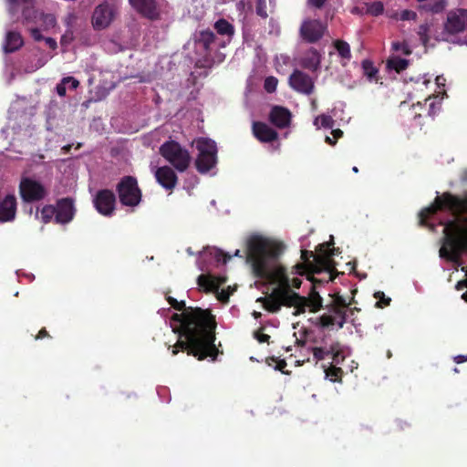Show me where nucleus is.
Returning <instances> with one entry per match:
<instances>
[{
    "label": "nucleus",
    "mask_w": 467,
    "mask_h": 467,
    "mask_svg": "<svg viewBox=\"0 0 467 467\" xmlns=\"http://www.w3.org/2000/svg\"><path fill=\"white\" fill-rule=\"evenodd\" d=\"M417 13L412 10H402L400 14V19L402 21H409V20H416L417 19Z\"/></svg>",
    "instance_id": "obj_45"
},
{
    "label": "nucleus",
    "mask_w": 467,
    "mask_h": 467,
    "mask_svg": "<svg viewBox=\"0 0 467 467\" xmlns=\"http://www.w3.org/2000/svg\"><path fill=\"white\" fill-rule=\"evenodd\" d=\"M334 47L337 49L338 55L341 58L346 59L348 61L351 58V50L350 46L344 40H336L334 42Z\"/></svg>",
    "instance_id": "obj_33"
},
{
    "label": "nucleus",
    "mask_w": 467,
    "mask_h": 467,
    "mask_svg": "<svg viewBox=\"0 0 467 467\" xmlns=\"http://www.w3.org/2000/svg\"><path fill=\"white\" fill-rule=\"evenodd\" d=\"M331 296L333 297L332 304L343 307L345 309L349 306V303H347L346 299L338 293H335L331 295Z\"/></svg>",
    "instance_id": "obj_43"
},
{
    "label": "nucleus",
    "mask_w": 467,
    "mask_h": 467,
    "mask_svg": "<svg viewBox=\"0 0 467 467\" xmlns=\"http://www.w3.org/2000/svg\"><path fill=\"white\" fill-rule=\"evenodd\" d=\"M345 323H346V316L340 317V320L337 322L338 327L342 328L344 327Z\"/></svg>",
    "instance_id": "obj_63"
},
{
    "label": "nucleus",
    "mask_w": 467,
    "mask_h": 467,
    "mask_svg": "<svg viewBox=\"0 0 467 467\" xmlns=\"http://www.w3.org/2000/svg\"><path fill=\"white\" fill-rule=\"evenodd\" d=\"M291 111L282 106H274L269 112V121L278 129L288 128L291 124Z\"/></svg>",
    "instance_id": "obj_18"
},
{
    "label": "nucleus",
    "mask_w": 467,
    "mask_h": 467,
    "mask_svg": "<svg viewBox=\"0 0 467 467\" xmlns=\"http://www.w3.org/2000/svg\"><path fill=\"white\" fill-rule=\"evenodd\" d=\"M429 30H430V26L428 24H421L419 26L418 35H419L420 39L423 45H426L430 40Z\"/></svg>",
    "instance_id": "obj_37"
},
{
    "label": "nucleus",
    "mask_w": 467,
    "mask_h": 467,
    "mask_svg": "<svg viewBox=\"0 0 467 467\" xmlns=\"http://www.w3.org/2000/svg\"><path fill=\"white\" fill-rule=\"evenodd\" d=\"M326 1L327 0H308V3L317 8H321Z\"/></svg>",
    "instance_id": "obj_55"
},
{
    "label": "nucleus",
    "mask_w": 467,
    "mask_h": 467,
    "mask_svg": "<svg viewBox=\"0 0 467 467\" xmlns=\"http://www.w3.org/2000/svg\"><path fill=\"white\" fill-rule=\"evenodd\" d=\"M325 368L326 378L332 382H341L343 369L336 365L330 364L328 367L323 366Z\"/></svg>",
    "instance_id": "obj_30"
},
{
    "label": "nucleus",
    "mask_w": 467,
    "mask_h": 467,
    "mask_svg": "<svg viewBox=\"0 0 467 467\" xmlns=\"http://www.w3.org/2000/svg\"><path fill=\"white\" fill-rule=\"evenodd\" d=\"M214 29L221 36L232 37L234 34V26L224 18H221L214 23Z\"/></svg>",
    "instance_id": "obj_27"
},
{
    "label": "nucleus",
    "mask_w": 467,
    "mask_h": 467,
    "mask_svg": "<svg viewBox=\"0 0 467 467\" xmlns=\"http://www.w3.org/2000/svg\"><path fill=\"white\" fill-rule=\"evenodd\" d=\"M307 279L311 282V289L308 296H304V309L309 308L310 312L317 313L323 308V298L317 291V286L320 285L323 281L314 277V275H307Z\"/></svg>",
    "instance_id": "obj_16"
},
{
    "label": "nucleus",
    "mask_w": 467,
    "mask_h": 467,
    "mask_svg": "<svg viewBox=\"0 0 467 467\" xmlns=\"http://www.w3.org/2000/svg\"><path fill=\"white\" fill-rule=\"evenodd\" d=\"M66 85H67V83H64V78H63L62 81L60 83H58L56 87L57 93L60 97H64L66 95V92H67Z\"/></svg>",
    "instance_id": "obj_50"
},
{
    "label": "nucleus",
    "mask_w": 467,
    "mask_h": 467,
    "mask_svg": "<svg viewBox=\"0 0 467 467\" xmlns=\"http://www.w3.org/2000/svg\"><path fill=\"white\" fill-rule=\"evenodd\" d=\"M19 192L21 198L26 202L41 201L47 194V191L45 186L41 182L31 178H24L21 180Z\"/></svg>",
    "instance_id": "obj_7"
},
{
    "label": "nucleus",
    "mask_w": 467,
    "mask_h": 467,
    "mask_svg": "<svg viewBox=\"0 0 467 467\" xmlns=\"http://www.w3.org/2000/svg\"><path fill=\"white\" fill-rule=\"evenodd\" d=\"M277 78L275 77H267L265 79L264 88L268 93H273L275 91L277 87Z\"/></svg>",
    "instance_id": "obj_39"
},
{
    "label": "nucleus",
    "mask_w": 467,
    "mask_h": 467,
    "mask_svg": "<svg viewBox=\"0 0 467 467\" xmlns=\"http://www.w3.org/2000/svg\"><path fill=\"white\" fill-rule=\"evenodd\" d=\"M56 207V223L66 224L71 222L76 213L72 198L66 197L57 200Z\"/></svg>",
    "instance_id": "obj_15"
},
{
    "label": "nucleus",
    "mask_w": 467,
    "mask_h": 467,
    "mask_svg": "<svg viewBox=\"0 0 467 467\" xmlns=\"http://www.w3.org/2000/svg\"><path fill=\"white\" fill-rule=\"evenodd\" d=\"M392 48L394 50H396V51H402L403 54H405L407 56L411 54V50H410L409 45L407 43H405V42H402V43H400V42H394L392 44Z\"/></svg>",
    "instance_id": "obj_44"
},
{
    "label": "nucleus",
    "mask_w": 467,
    "mask_h": 467,
    "mask_svg": "<svg viewBox=\"0 0 467 467\" xmlns=\"http://www.w3.org/2000/svg\"><path fill=\"white\" fill-rule=\"evenodd\" d=\"M258 301L262 302L265 310L270 313H277L281 309L280 299L275 294V288L273 289L272 293L266 297H260Z\"/></svg>",
    "instance_id": "obj_26"
},
{
    "label": "nucleus",
    "mask_w": 467,
    "mask_h": 467,
    "mask_svg": "<svg viewBox=\"0 0 467 467\" xmlns=\"http://www.w3.org/2000/svg\"><path fill=\"white\" fill-rule=\"evenodd\" d=\"M254 336L260 343H268L270 339V336L264 334L261 330L255 331Z\"/></svg>",
    "instance_id": "obj_47"
},
{
    "label": "nucleus",
    "mask_w": 467,
    "mask_h": 467,
    "mask_svg": "<svg viewBox=\"0 0 467 467\" xmlns=\"http://www.w3.org/2000/svg\"><path fill=\"white\" fill-rule=\"evenodd\" d=\"M157 182L166 191L172 192L178 183V176L170 166L159 167L154 173Z\"/></svg>",
    "instance_id": "obj_17"
},
{
    "label": "nucleus",
    "mask_w": 467,
    "mask_h": 467,
    "mask_svg": "<svg viewBox=\"0 0 467 467\" xmlns=\"http://www.w3.org/2000/svg\"><path fill=\"white\" fill-rule=\"evenodd\" d=\"M325 140L327 143H328L329 145H332V146L337 143V140H334V137L330 138L329 136H327Z\"/></svg>",
    "instance_id": "obj_62"
},
{
    "label": "nucleus",
    "mask_w": 467,
    "mask_h": 467,
    "mask_svg": "<svg viewBox=\"0 0 467 467\" xmlns=\"http://www.w3.org/2000/svg\"><path fill=\"white\" fill-rule=\"evenodd\" d=\"M288 83L294 90L306 95L312 94L315 88L313 78L299 69H295L292 72Z\"/></svg>",
    "instance_id": "obj_13"
},
{
    "label": "nucleus",
    "mask_w": 467,
    "mask_h": 467,
    "mask_svg": "<svg viewBox=\"0 0 467 467\" xmlns=\"http://www.w3.org/2000/svg\"><path fill=\"white\" fill-rule=\"evenodd\" d=\"M286 367V362L285 360L284 359H281L277 362L276 366H275V368L282 371L283 373H285L284 371V368Z\"/></svg>",
    "instance_id": "obj_58"
},
{
    "label": "nucleus",
    "mask_w": 467,
    "mask_h": 467,
    "mask_svg": "<svg viewBox=\"0 0 467 467\" xmlns=\"http://www.w3.org/2000/svg\"><path fill=\"white\" fill-rule=\"evenodd\" d=\"M467 30V9L456 8L447 14L444 22V31L450 35H456Z\"/></svg>",
    "instance_id": "obj_10"
},
{
    "label": "nucleus",
    "mask_w": 467,
    "mask_h": 467,
    "mask_svg": "<svg viewBox=\"0 0 467 467\" xmlns=\"http://www.w3.org/2000/svg\"><path fill=\"white\" fill-rule=\"evenodd\" d=\"M330 355L336 366L344 362L346 356L339 341H335L330 345Z\"/></svg>",
    "instance_id": "obj_29"
},
{
    "label": "nucleus",
    "mask_w": 467,
    "mask_h": 467,
    "mask_svg": "<svg viewBox=\"0 0 467 467\" xmlns=\"http://www.w3.org/2000/svg\"><path fill=\"white\" fill-rule=\"evenodd\" d=\"M321 64V55L314 47H311L306 55L301 58L300 65L305 69L317 72Z\"/></svg>",
    "instance_id": "obj_22"
},
{
    "label": "nucleus",
    "mask_w": 467,
    "mask_h": 467,
    "mask_svg": "<svg viewBox=\"0 0 467 467\" xmlns=\"http://www.w3.org/2000/svg\"><path fill=\"white\" fill-rule=\"evenodd\" d=\"M456 290L461 291L464 288H467V279L458 281L455 285Z\"/></svg>",
    "instance_id": "obj_56"
},
{
    "label": "nucleus",
    "mask_w": 467,
    "mask_h": 467,
    "mask_svg": "<svg viewBox=\"0 0 467 467\" xmlns=\"http://www.w3.org/2000/svg\"><path fill=\"white\" fill-rule=\"evenodd\" d=\"M334 122L335 121L332 119V117L329 115H326V114H321V115L317 116L314 120V124L317 128L323 127L326 129H332L334 126Z\"/></svg>",
    "instance_id": "obj_34"
},
{
    "label": "nucleus",
    "mask_w": 467,
    "mask_h": 467,
    "mask_svg": "<svg viewBox=\"0 0 467 467\" xmlns=\"http://www.w3.org/2000/svg\"><path fill=\"white\" fill-rule=\"evenodd\" d=\"M302 281L298 277L293 278L290 286L292 285L294 288H299L301 286Z\"/></svg>",
    "instance_id": "obj_57"
},
{
    "label": "nucleus",
    "mask_w": 467,
    "mask_h": 467,
    "mask_svg": "<svg viewBox=\"0 0 467 467\" xmlns=\"http://www.w3.org/2000/svg\"><path fill=\"white\" fill-rule=\"evenodd\" d=\"M445 6H446L445 0H434V1H431L429 3H425V4L421 5L420 7L422 10L431 12L432 14H439L443 11Z\"/></svg>",
    "instance_id": "obj_32"
},
{
    "label": "nucleus",
    "mask_w": 467,
    "mask_h": 467,
    "mask_svg": "<svg viewBox=\"0 0 467 467\" xmlns=\"http://www.w3.org/2000/svg\"><path fill=\"white\" fill-rule=\"evenodd\" d=\"M72 39H73V32L67 31L65 35L62 36L61 44L62 45L67 44V43L70 42Z\"/></svg>",
    "instance_id": "obj_52"
},
{
    "label": "nucleus",
    "mask_w": 467,
    "mask_h": 467,
    "mask_svg": "<svg viewBox=\"0 0 467 467\" xmlns=\"http://www.w3.org/2000/svg\"><path fill=\"white\" fill-rule=\"evenodd\" d=\"M256 14L263 18L267 17V12L265 10V6H263V0H259L257 3Z\"/></svg>",
    "instance_id": "obj_48"
},
{
    "label": "nucleus",
    "mask_w": 467,
    "mask_h": 467,
    "mask_svg": "<svg viewBox=\"0 0 467 467\" xmlns=\"http://www.w3.org/2000/svg\"><path fill=\"white\" fill-rule=\"evenodd\" d=\"M213 256L217 262H222L223 264H226L232 258L229 254L220 249L214 250Z\"/></svg>",
    "instance_id": "obj_42"
},
{
    "label": "nucleus",
    "mask_w": 467,
    "mask_h": 467,
    "mask_svg": "<svg viewBox=\"0 0 467 467\" xmlns=\"http://www.w3.org/2000/svg\"><path fill=\"white\" fill-rule=\"evenodd\" d=\"M196 148L199 151L195 161L196 170L200 173H206L217 163L216 143L210 139L201 138L196 142Z\"/></svg>",
    "instance_id": "obj_6"
},
{
    "label": "nucleus",
    "mask_w": 467,
    "mask_h": 467,
    "mask_svg": "<svg viewBox=\"0 0 467 467\" xmlns=\"http://www.w3.org/2000/svg\"><path fill=\"white\" fill-rule=\"evenodd\" d=\"M336 318L333 316L324 314L318 317V325L322 327H328L335 325Z\"/></svg>",
    "instance_id": "obj_40"
},
{
    "label": "nucleus",
    "mask_w": 467,
    "mask_h": 467,
    "mask_svg": "<svg viewBox=\"0 0 467 467\" xmlns=\"http://www.w3.org/2000/svg\"><path fill=\"white\" fill-rule=\"evenodd\" d=\"M16 213V199L8 194L0 202V223L13 221Z\"/></svg>",
    "instance_id": "obj_21"
},
{
    "label": "nucleus",
    "mask_w": 467,
    "mask_h": 467,
    "mask_svg": "<svg viewBox=\"0 0 467 467\" xmlns=\"http://www.w3.org/2000/svg\"><path fill=\"white\" fill-rule=\"evenodd\" d=\"M327 308L334 313L335 315L338 316L339 317H343V316H346V309L343 308V307H340V306H337L334 304H330L329 306H327Z\"/></svg>",
    "instance_id": "obj_46"
},
{
    "label": "nucleus",
    "mask_w": 467,
    "mask_h": 467,
    "mask_svg": "<svg viewBox=\"0 0 467 467\" xmlns=\"http://www.w3.org/2000/svg\"><path fill=\"white\" fill-rule=\"evenodd\" d=\"M374 297L379 301L376 303V306L384 307L390 304L391 299L389 297H386L385 294L381 291H378L374 294Z\"/></svg>",
    "instance_id": "obj_38"
},
{
    "label": "nucleus",
    "mask_w": 467,
    "mask_h": 467,
    "mask_svg": "<svg viewBox=\"0 0 467 467\" xmlns=\"http://www.w3.org/2000/svg\"><path fill=\"white\" fill-rule=\"evenodd\" d=\"M129 3L142 17L151 21L161 18V12L156 0H129Z\"/></svg>",
    "instance_id": "obj_14"
},
{
    "label": "nucleus",
    "mask_w": 467,
    "mask_h": 467,
    "mask_svg": "<svg viewBox=\"0 0 467 467\" xmlns=\"http://www.w3.org/2000/svg\"><path fill=\"white\" fill-rule=\"evenodd\" d=\"M327 26L318 19H306L301 24L299 34L306 43H317L325 35Z\"/></svg>",
    "instance_id": "obj_11"
},
{
    "label": "nucleus",
    "mask_w": 467,
    "mask_h": 467,
    "mask_svg": "<svg viewBox=\"0 0 467 467\" xmlns=\"http://www.w3.org/2000/svg\"><path fill=\"white\" fill-rule=\"evenodd\" d=\"M313 358L316 362L321 361L326 358V357L330 355V347L328 348L322 347H314L311 348Z\"/></svg>",
    "instance_id": "obj_36"
},
{
    "label": "nucleus",
    "mask_w": 467,
    "mask_h": 467,
    "mask_svg": "<svg viewBox=\"0 0 467 467\" xmlns=\"http://www.w3.org/2000/svg\"><path fill=\"white\" fill-rule=\"evenodd\" d=\"M166 299L167 301L169 302V304L172 306L173 305V300H176L175 298L170 296H166Z\"/></svg>",
    "instance_id": "obj_64"
},
{
    "label": "nucleus",
    "mask_w": 467,
    "mask_h": 467,
    "mask_svg": "<svg viewBox=\"0 0 467 467\" xmlns=\"http://www.w3.org/2000/svg\"><path fill=\"white\" fill-rule=\"evenodd\" d=\"M115 5L104 1L97 5L93 11L91 23L95 30H103L110 26L115 17Z\"/></svg>",
    "instance_id": "obj_8"
},
{
    "label": "nucleus",
    "mask_w": 467,
    "mask_h": 467,
    "mask_svg": "<svg viewBox=\"0 0 467 467\" xmlns=\"http://www.w3.org/2000/svg\"><path fill=\"white\" fill-rule=\"evenodd\" d=\"M44 41L53 50L57 47V41L52 37H45Z\"/></svg>",
    "instance_id": "obj_53"
},
{
    "label": "nucleus",
    "mask_w": 467,
    "mask_h": 467,
    "mask_svg": "<svg viewBox=\"0 0 467 467\" xmlns=\"http://www.w3.org/2000/svg\"><path fill=\"white\" fill-rule=\"evenodd\" d=\"M172 307L181 314H173L171 322L172 331L179 335L172 347L171 354L177 355L179 349L188 355L203 360L211 358L215 360L219 350L215 346L216 321L210 310L201 307L186 306L185 301L173 300Z\"/></svg>",
    "instance_id": "obj_1"
},
{
    "label": "nucleus",
    "mask_w": 467,
    "mask_h": 467,
    "mask_svg": "<svg viewBox=\"0 0 467 467\" xmlns=\"http://www.w3.org/2000/svg\"><path fill=\"white\" fill-rule=\"evenodd\" d=\"M317 251L323 258L326 259V263L322 264L323 268H327L331 258L338 253L339 248L334 247V238L331 235L330 241L320 244L317 246Z\"/></svg>",
    "instance_id": "obj_24"
},
{
    "label": "nucleus",
    "mask_w": 467,
    "mask_h": 467,
    "mask_svg": "<svg viewBox=\"0 0 467 467\" xmlns=\"http://www.w3.org/2000/svg\"><path fill=\"white\" fill-rule=\"evenodd\" d=\"M119 202L123 206L136 207L140 204L142 192L135 177L126 175L116 185Z\"/></svg>",
    "instance_id": "obj_5"
},
{
    "label": "nucleus",
    "mask_w": 467,
    "mask_h": 467,
    "mask_svg": "<svg viewBox=\"0 0 467 467\" xmlns=\"http://www.w3.org/2000/svg\"><path fill=\"white\" fill-rule=\"evenodd\" d=\"M284 252L281 244L269 241L259 235H253L247 240L246 260L251 265L254 275L272 284L275 287L281 306H294L295 316L305 313L304 296L290 288V280L286 270L279 264V257Z\"/></svg>",
    "instance_id": "obj_2"
},
{
    "label": "nucleus",
    "mask_w": 467,
    "mask_h": 467,
    "mask_svg": "<svg viewBox=\"0 0 467 467\" xmlns=\"http://www.w3.org/2000/svg\"><path fill=\"white\" fill-rule=\"evenodd\" d=\"M253 134L261 142H273L278 139V133L262 121L253 123Z\"/></svg>",
    "instance_id": "obj_19"
},
{
    "label": "nucleus",
    "mask_w": 467,
    "mask_h": 467,
    "mask_svg": "<svg viewBox=\"0 0 467 467\" xmlns=\"http://www.w3.org/2000/svg\"><path fill=\"white\" fill-rule=\"evenodd\" d=\"M447 209L454 219L444 223L442 245L439 250L441 258L460 265L461 257L467 251V196L461 198L450 192L437 196L433 203L419 213V224L427 226V220L438 211Z\"/></svg>",
    "instance_id": "obj_3"
},
{
    "label": "nucleus",
    "mask_w": 467,
    "mask_h": 467,
    "mask_svg": "<svg viewBox=\"0 0 467 467\" xmlns=\"http://www.w3.org/2000/svg\"><path fill=\"white\" fill-rule=\"evenodd\" d=\"M116 195L113 191L103 189L97 192L93 203L96 210L103 216L110 217L116 208Z\"/></svg>",
    "instance_id": "obj_12"
},
{
    "label": "nucleus",
    "mask_w": 467,
    "mask_h": 467,
    "mask_svg": "<svg viewBox=\"0 0 467 467\" xmlns=\"http://www.w3.org/2000/svg\"><path fill=\"white\" fill-rule=\"evenodd\" d=\"M44 337H50L48 332L47 331V329L45 327L41 328L39 330V332L37 333V335L35 337V339L36 340H38V339H42Z\"/></svg>",
    "instance_id": "obj_54"
},
{
    "label": "nucleus",
    "mask_w": 467,
    "mask_h": 467,
    "mask_svg": "<svg viewBox=\"0 0 467 467\" xmlns=\"http://www.w3.org/2000/svg\"><path fill=\"white\" fill-rule=\"evenodd\" d=\"M30 33H31V36L33 37V39L35 41H41V40L45 39L44 36L41 34V32L38 28H32L30 30Z\"/></svg>",
    "instance_id": "obj_49"
},
{
    "label": "nucleus",
    "mask_w": 467,
    "mask_h": 467,
    "mask_svg": "<svg viewBox=\"0 0 467 467\" xmlns=\"http://www.w3.org/2000/svg\"><path fill=\"white\" fill-rule=\"evenodd\" d=\"M216 36L214 33L209 29L200 31L195 36V46L201 49V55L209 57L212 52L211 46L214 43Z\"/></svg>",
    "instance_id": "obj_20"
},
{
    "label": "nucleus",
    "mask_w": 467,
    "mask_h": 467,
    "mask_svg": "<svg viewBox=\"0 0 467 467\" xmlns=\"http://www.w3.org/2000/svg\"><path fill=\"white\" fill-rule=\"evenodd\" d=\"M64 83H67V84L70 83V87H69V88H70L71 89H76V88L78 87V85H79L78 80H77V79H76L75 78H73V77H67V78H64Z\"/></svg>",
    "instance_id": "obj_51"
},
{
    "label": "nucleus",
    "mask_w": 467,
    "mask_h": 467,
    "mask_svg": "<svg viewBox=\"0 0 467 467\" xmlns=\"http://www.w3.org/2000/svg\"><path fill=\"white\" fill-rule=\"evenodd\" d=\"M301 259L303 263L294 266L296 273L300 275H304L306 272H308L307 275L318 274L323 268L322 264L326 263V259L323 258L320 254L317 255L312 251L308 250H302Z\"/></svg>",
    "instance_id": "obj_9"
},
{
    "label": "nucleus",
    "mask_w": 467,
    "mask_h": 467,
    "mask_svg": "<svg viewBox=\"0 0 467 467\" xmlns=\"http://www.w3.org/2000/svg\"><path fill=\"white\" fill-rule=\"evenodd\" d=\"M24 45L21 35L15 31L6 34L5 44L4 49L5 53H13L18 50Z\"/></svg>",
    "instance_id": "obj_25"
},
{
    "label": "nucleus",
    "mask_w": 467,
    "mask_h": 467,
    "mask_svg": "<svg viewBox=\"0 0 467 467\" xmlns=\"http://www.w3.org/2000/svg\"><path fill=\"white\" fill-rule=\"evenodd\" d=\"M362 69L363 74L366 76L368 81H375L377 82L379 80V69L374 66L373 62L365 59L362 61Z\"/></svg>",
    "instance_id": "obj_28"
},
{
    "label": "nucleus",
    "mask_w": 467,
    "mask_h": 467,
    "mask_svg": "<svg viewBox=\"0 0 467 467\" xmlns=\"http://www.w3.org/2000/svg\"><path fill=\"white\" fill-rule=\"evenodd\" d=\"M53 217L56 218V207L51 204L45 205L41 210L42 222L47 223Z\"/></svg>",
    "instance_id": "obj_35"
},
{
    "label": "nucleus",
    "mask_w": 467,
    "mask_h": 467,
    "mask_svg": "<svg viewBox=\"0 0 467 467\" xmlns=\"http://www.w3.org/2000/svg\"><path fill=\"white\" fill-rule=\"evenodd\" d=\"M409 67V60L395 57L387 61V67L395 70L397 73L404 71Z\"/></svg>",
    "instance_id": "obj_31"
},
{
    "label": "nucleus",
    "mask_w": 467,
    "mask_h": 467,
    "mask_svg": "<svg viewBox=\"0 0 467 467\" xmlns=\"http://www.w3.org/2000/svg\"><path fill=\"white\" fill-rule=\"evenodd\" d=\"M454 360H455L456 363L465 362V361H467V356L459 355V356L454 358Z\"/></svg>",
    "instance_id": "obj_61"
},
{
    "label": "nucleus",
    "mask_w": 467,
    "mask_h": 467,
    "mask_svg": "<svg viewBox=\"0 0 467 467\" xmlns=\"http://www.w3.org/2000/svg\"><path fill=\"white\" fill-rule=\"evenodd\" d=\"M225 282V277H215L208 275H200L197 278L198 285L205 292L217 291Z\"/></svg>",
    "instance_id": "obj_23"
},
{
    "label": "nucleus",
    "mask_w": 467,
    "mask_h": 467,
    "mask_svg": "<svg viewBox=\"0 0 467 467\" xmlns=\"http://www.w3.org/2000/svg\"><path fill=\"white\" fill-rule=\"evenodd\" d=\"M384 11V5L381 2H374L368 7V12L375 16L381 15Z\"/></svg>",
    "instance_id": "obj_41"
},
{
    "label": "nucleus",
    "mask_w": 467,
    "mask_h": 467,
    "mask_svg": "<svg viewBox=\"0 0 467 467\" xmlns=\"http://www.w3.org/2000/svg\"><path fill=\"white\" fill-rule=\"evenodd\" d=\"M160 154L179 172L185 171L191 163L188 150L175 140H167L160 147Z\"/></svg>",
    "instance_id": "obj_4"
},
{
    "label": "nucleus",
    "mask_w": 467,
    "mask_h": 467,
    "mask_svg": "<svg viewBox=\"0 0 467 467\" xmlns=\"http://www.w3.org/2000/svg\"><path fill=\"white\" fill-rule=\"evenodd\" d=\"M219 300L221 301H228L229 294L222 291L218 296Z\"/></svg>",
    "instance_id": "obj_60"
},
{
    "label": "nucleus",
    "mask_w": 467,
    "mask_h": 467,
    "mask_svg": "<svg viewBox=\"0 0 467 467\" xmlns=\"http://www.w3.org/2000/svg\"><path fill=\"white\" fill-rule=\"evenodd\" d=\"M332 135L334 140H337L339 138L343 136V131L340 129H336L332 130Z\"/></svg>",
    "instance_id": "obj_59"
}]
</instances>
